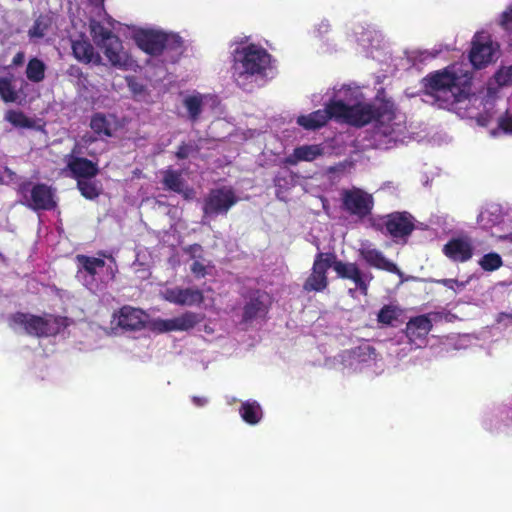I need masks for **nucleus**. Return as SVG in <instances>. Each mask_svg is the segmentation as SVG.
Wrapping results in <instances>:
<instances>
[{
    "label": "nucleus",
    "instance_id": "nucleus-1",
    "mask_svg": "<svg viewBox=\"0 0 512 512\" xmlns=\"http://www.w3.org/2000/svg\"><path fill=\"white\" fill-rule=\"evenodd\" d=\"M335 119L355 126H364L376 121V135L397 141L405 130L404 116L396 112L393 104L381 103L378 107L365 103L358 88L341 86L334 88L333 96L327 104Z\"/></svg>",
    "mask_w": 512,
    "mask_h": 512
},
{
    "label": "nucleus",
    "instance_id": "nucleus-2",
    "mask_svg": "<svg viewBox=\"0 0 512 512\" xmlns=\"http://www.w3.org/2000/svg\"><path fill=\"white\" fill-rule=\"evenodd\" d=\"M471 75L461 64H454L443 71L425 79V95L443 109H453L455 105L468 99L470 94Z\"/></svg>",
    "mask_w": 512,
    "mask_h": 512
},
{
    "label": "nucleus",
    "instance_id": "nucleus-3",
    "mask_svg": "<svg viewBox=\"0 0 512 512\" xmlns=\"http://www.w3.org/2000/svg\"><path fill=\"white\" fill-rule=\"evenodd\" d=\"M270 66V55L261 47L249 45L234 52L233 73L238 85L245 87L265 75Z\"/></svg>",
    "mask_w": 512,
    "mask_h": 512
},
{
    "label": "nucleus",
    "instance_id": "nucleus-4",
    "mask_svg": "<svg viewBox=\"0 0 512 512\" xmlns=\"http://www.w3.org/2000/svg\"><path fill=\"white\" fill-rule=\"evenodd\" d=\"M69 325L68 319L47 315L45 317L18 313L11 318L10 326L17 332L30 335L53 336Z\"/></svg>",
    "mask_w": 512,
    "mask_h": 512
},
{
    "label": "nucleus",
    "instance_id": "nucleus-5",
    "mask_svg": "<svg viewBox=\"0 0 512 512\" xmlns=\"http://www.w3.org/2000/svg\"><path fill=\"white\" fill-rule=\"evenodd\" d=\"M499 56V45L493 42L487 33L474 36L470 51V61L475 68H482L494 62Z\"/></svg>",
    "mask_w": 512,
    "mask_h": 512
},
{
    "label": "nucleus",
    "instance_id": "nucleus-6",
    "mask_svg": "<svg viewBox=\"0 0 512 512\" xmlns=\"http://www.w3.org/2000/svg\"><path fill=\"white\" fill-rule=\"evenodd\" d=\"M333 264V254L318 253L314 259L312 270L303 284L307 292H321L327 285V271Z\"/></svg>",
    "mask_w": 512,
    "mask_h": 512
},
{
    "label": "nucleus",
    "instance_id": "nucleus-7",
    "mask_svg": "<svg viewBox=\"0 0 512 512\" xmlns=\"http://www.w3.org/2000/svg\"><path fill=\"white\" fill-rule=\"evenodd\" d=\"M236 202L237 197L231 188L214 189L206 197L203 211L205 216L226 214Z\"/></svg>",
    "mask_w": 512,
    "mask_h": 512
},
{
    "label": "nucleus",
    "instance_id": "nucleus-8",
    "mask_svg": "<svg viewBox=\"0 0 512 512\" xmlns=\"http://www.w3.org/2000/svg\"><path fill=\"white\" fill-rule=\"evenodd\" d=\"M202 320L203 317L200 314L187 311L171 319H154L151 322V329L159 333L171 331H188L194 328Z\"/></svg>",
    "mask_w": 512,
    "mask_h": 512
},
{
    "label": "nucleus",
    "instance_id": "nucleus-9",
    "mask_svg": "<svg viewBox=\"0 0 512 512\" xmlns=\"http://www.w3.org/2000/svg\"><path fill=\"white\" fill-rule=\"evenodd\" d=\"M28 186L29 185L24 184L21 186L20 190L30 208L34 210H49L55 207L56 202L50 187L44 184H38L29 190Z\"/></svg>",
    "mask_w": 512,
    "mask_h": 512
},
{
    "label": "nucleus",
    "instance_id": "nucleus-10",
    "mask_svg": "<svg viewBox=\"0 0 512 512\" xmlns=\"http://www.w3.org/2000/svg\"><path fill=\"white\" fill-rule=\"evenodd\" d=\"M343 203L351 214L364 217L372 210L373 198L365 191L354 188L343 193Z\"/></svg>",
    "mask_w": 512,
    "mask_h": 512
},
{
    "label": "nucleus",
    "instance_id": "nucleus-11",
    "mask_svg": "<svg viewBox=\"0 0 512 512\" xmlns=\"http://www.w3.org/2000/svg\"><path fill=\"white\" fill-rule=\"evenodd\" d=\"M161 295L166 301L180 306H197L204 301L202 291L195 288H168Z\"/></svg>",
    "mask_w": 512,
    "mask_h": 512
},
{
    "label": "nucleus",
    "instance_id": "nucleus-12",
    "mask_svg": "<svg viewBox=\"0 0 512 512\" xmlns=\"http://www.w3.org/2000/svg\"><path fill=\"white\" fill-rule=\"evenodd\" d=\"M146 318L142 310L124 306L113 315L112 324L125 330H138L144 326Z\"/></svg>",
    "mask_w": 512,
    "mask_h": 512
},
{
    "label": "nucleus",
    "instance_id": "nucleus-13",
    "mask_svg": "<svg viewBox=\"0 0 512 512\" xmlns=\"http://www.w3.org/2000/svg\"><path fill=\"white\" fill-rule=\"evenodd\" d=\"M98 46L101 48L112 66L120 69H125L130 66L131 59L128 53L124 50L122 42L116 35Z\"/></svg>",
    "mask_w": 512,
    "mask_h": 512
},
{
    "label": "nucleus",
    "instance_id": "nucleus-14",
    "mask_svg": "<svg viewBox=\"0 0 512 512\" xmlns=\"http://www.w3.org/2000/svg\"><path fill=\"white\" fill-rule=\"evenodd\" d=\"M331 267H333L339 277L352 280L356 287L366 293L367 284L371 278L369 275L362 273L355 263L337 261L333 254V264Z\"/></svg>",
    "mask_w": 512,
    "mask_h": 512
},
{
    "label": "nucleus",
    "instance_id": "nucleus-15",
    "mask_svg": "<svg viewBox=\"0 0 512 512\" xmlns=\"http://www.w3.org/2000/svg\"><path fill=\"white\" fill-rule=\"evenodd\" d=\"M359 253L361 257L371 266L383 269L389 272H395L400 274V271L398 270L397 266L387 260L383 254L375 249L371 243L368 241L363 242L359 248Z\"/></svg>",
    "mask_w": 512,
    "mask_h": 512
},
{
    "label": "nucleus",
    "instance_id": "nucleus-16",
    "mask_svg": "<svg viewBox=\"0 0 512 512\" xmlns=\"http://www.w3.org/2000/svg\"><path fill=\"white\" fill-rule=\"evenodd\" d=\"M387 232L393 237H404L413 230V223L406 213H393L383 218Z\"/></svg>",
    "mask_w": 512,
    "mask_h": 512
},
{
    "label": "nucleus",
    "instance_id": "nucleus-17",
    "mask_svg": "<svg viewBox=\"0 0 512 512\" xmlns=\"http://www.w3.org/2000/svg\"><path fill=\"white\" fill-rule=\"evenodd\" d=\"M138 46L145 52L157 55L165 47V32L148 30L137 36Z\"/></svg>",
    "mask_w": 512,
    "mask_h": 512
},
{
    "label": "nucleus",
    "instance_id": "nucleus-18",
    "mask_svg": "<svg viewBox=\"0 0 512 512\" xmlns=\"http://www.w3.org/2000/svg\"><path fill=\"white\" fill-rule=\"evenodd\" d=\"M443 252L453 261H467L472 256L471 242L463 238L453 239L444 246Z\"/></svg>",
    "mask_w": 512,
    "mask_h": 512
},
{
    "label": "nucleus",
    "instance_id": "nucleus-19",
    "mask_svg": "<svg viewBox=\"0 0 512 512\" xmlns=\"http://www.w3.org/2000/svg\"><path fill=\"white\" fill-rule=\"evenodd\" d=\"M67 167L78 180L92 178L98 172L95 163L85 158L74 157L73 155L69 156Z\"/></svg>",
    "mask_w": 512,
    "mask_h": 512
},
{
    "label": "nucleus",
    "instance_id": "nucleus-20",
    "mask_svg": "<svg viewBox=\"0 0 512 512\" xmlns=\"http://www.w3.org/2000/svg\"><path fill=\"white\" fill-rule=\"evenodd\" d=\"M334 118L328 105L324 109L314 111L308 115H300L297 124L306 130H315L324 126L327 121Z\"/></svg>",
    "mask_w": 512,
    "mask_h": 512
},
{
    "label": "nucleus",
    "instance_id": "nucleus-21",
    "mask_svg": "<svg viewBox=\"0 0 512 512\" xmlns=\"http://www.w3.org/2000/svg\"><path fill=\"white\" fill-rule=\"evenodd\" d=\"M323 154L324 148L319 144L302 145L293 150V153L286 158V163L296 165L301 161L311 162Z\"/></svg>",
    "mask_w": 512,
    "mask_h": 512
},
{
    "label": "nucleus",
    "instance_id": "nucleus-22",
    "mask_svg": "<svg viewBox=\"0 0 512 512\" xmlns=\"http://www.w3.org/2000/svg\"><path fill=\"white\" fill-rule=\"evenodd\" d=\"M72 50L75 58L83 63L100 64L101 56L95 52L94 47L87 39L73 41Z\"/></svg>",
    "mask_w": 512,
    "mask_h": 512
},
{
    "label": "nucleus",
    "instance_id": "nucleus-23",
    "mask_svg": "<svg viewBox=\"0 0 512 512\" xmlns=\"http://www.w3.org/2000/svg\"><path fill=\"white\" fill-rule=\"evenodd\" d=\"M431 328L432 323L430 319L425 315H421L411 319L407 323L405 333L409 339V342L413 343L417 339L426 337V335L430 332Z\"/></svg>",
    "mask_w": 512,
    "mask_h": 512
},
{
    "label": "nucleus",
    "instance_id": "nucleus-24",
    "mask_svg": "<svg viewBox=\"0 0 512 512\" xmlns=\"http://www.w3.org/2000/svg\"><path fill=\"white\" fill-rule=\"evenodd\" d=\"M76 259L79 265L78 277H81L83 271L86 272L90 276V279H85L84 284L86 286H90L93 282L94 275L97 273V270L104 267V260L95 257H87L84 255H77Z\"/></svg>",
    "mask_w": 512,
    "mask_h": 512
},
{
    "label": "nucleus",
    "instance_id": "nucleus-25",
    "mask_svg": "<svg viewBox=\"0 0 512 512\" xmlns=\"http://www.w3.org/2000/svg\"><path fill=\"white\" fill-rule=\"evenodd\" d=\"M163 183L168 189L182 194L185 199H191L194 196V191L185 187L181 175L175 171H165L163 176Z\"/></svg>",
    "mask_w": 512,
    "mask_h": 512
},
{
    "label": "nucleus",
    "instance_id": "nucleus-26",
    "mask_svg": "<svg viewBox=\"0 0 512 512\" xmlns=\"http://www.w3.org/2000/svg\"><path fill=\"white\" fill-rule=\"evenodd\" d=\"M266 310L267 306L265 304L264 296L258 295L257 297H253L244 307L243 320L245 322H249L262 317L266 313Z\"/></svg>",
    "mask_w": 512,
    "mask_h": 512
},
{
    "label": "nucleus",
    "instance_id": "nucleus-27",
    "mask_svg": "<svg viewBox=\"0 0 512 512\" xmlns=\"http://www.w3.org/2000/svg\"><path fill=\"white\" fill-rule=\"evenodd\" d=\"M207 100L208 96L199 93L187 95L183 99V105L187 109L189 118L192 121H196L198 119Z\"/></svg>",
    "mask_w": 512,
    "mask_h": 512
},
{
    "label": "nucleus",
    "instance_id": "nucleus-28",
    "mask_svg": "<svg viewBox=\"0 0 512 512\" xmlns=\"http://www.w3.org/2000/svg\"><path fill=\"white\" fill-rule=\"evenodd\" d=\"M241 417L249 424H257L262 417V410L256 401L244 402L240 409Z\"/></svg>",
    "mask_w": 512,
    "mask_h": 512
},
{
    "label": "nucleus",
    "instance_id": "nucleus-29",
    "mask_svg": "<svg viewBox=\"0 0 512 512\" xmlns=\"http://www.w3.org/2000/svg\"><path fill=\"white\" fill-rule=\"evenodd\" d=\"M46 65L45 63L34 57L29 60L26 67V76L28 80L34 83H39L45 78Z\"/></svg>",
    "mask_w": 512,
    "mask_h": 512
},
{
    "label": "nucleus",
    "instance_id": "nucleus-30",
    "mask_svg": "<svg viewBox=\"0 0 512 512\" xmlns=\"http://www.w3.org/2000/svg\"><path fill=\"white\" fill-rule=\"evenodd\" d=\"M90 127L100 138L112 136V122L102 114L92 117Z\"/></svg>",
    "mask_w": 512,
    "mask_h": 512
},
{
    "label": "nucleus",
    "instance_id": "nucleus-31",
    "mask_svg": "<svg viewBox=\"0 0 512 512\" xmlns=\"http://www.w3.org/2000/svg\"><path fill=\"white\" fill-rule=\"evenodd\" d=\"M89 27L93 41L97 46L109 38L115 36L109 29L105 28L100 22L96 20H91Z\"/></svg>",
    "mask_w": 512,
    "mask_h": 512
},
{
    "label": "nucleus",
    "instance_id": "nucleus-32",
    "mask_svg": "<svg viewBox=\"0 0 512 512\" xmlns=\"http://www.w3.org/2000/svg\"><path fill=\"white\" fill-rule=\"evenodd\" d=\"M78 188L81 194L87 199H94L99 195V188L91 178L88 179H79L78 180Z\"/></svg>",
    "mask_w": 512,
    "mask_h": 512
},
{
    "label": "nucleus",
    "instance_id": "nucleus-33",
    "mask_svg": "<svg viewBox=\"0 0 512 512\" xmlns=\"http://www.w3.org/2000/svg\"><path fill=\"white\" fill-rule=\"evenodd\" d=\"M48 28V21L44 17H39L29 29L28 35L31 39H40L46 35Z\"/></svg>",
    "mask_w": 512,
    "mask_h": 512
},
{
    "label": "nucleus",
    "instance_id": "nucleus-34",
    "mask_svg": "<svg viewBox=\"0 0 512 512\" xmlns=\"http://www.w3.org/2000/svg\"><path fill=\"white\" fill-rule=\"evenodd\" d=\"M5 119L15 127H29L31 125L28 118L20 111H8L5 114Z\"/></svg>",
    "mask_w": 512,
    "mask_h": 512
},
{
    "label": "nucleus",
    "instance_id": "nucleus-35",
    "mask_svg": "<svg viewBox=\"0 0 512 512\" xmlns=\"http://www.w3.org/2000/svg\"><path fill=\"white\" fill-rule=\"evenodd\" d=\"M494 81L499 87L512 84V65L500 68L494 75Z\"/></svg>",
    "mask_w": 512,
    "mask_h": 512
},
{
    "label": "nucleus",
    "instance_id": "nucleus-36",
    "mask_svg": "<svg viewBox=\"0 0 512 512\" xmlns=\"http://www.w3.org/2000/svg\"><path fill=\"white\" fill-rule=\"evenodd\" d=\"M501 264V257L496 253L487 254L480 260L481 267L487 271L495 270L499 268Z\"/></svg>",
    "mask_w": 512,
    "mask_h": 512
},
{
    "label": "nucleus",
    "instance_id": "nucleus-37",
    "mask_svg": "<svg viewBox=\"0 0 512 512\" xmlns=\"http://www.w3.org/2000/svg\"><path fill=\"white\" fill-rule=\"evenodd\" d=\"M0 95L6 102H13L17 98L11 83L7 79H0Z\"/></svg>",
    "mask_w": 512,
    "mask_h": 512
},
{
    "label": "nucleus",
    "instance_id": "nucleus-38",
    "mask_svg": "<svg viewBox=\"0 0 512 512\" xmlns=\"http://www.w3.org/2000/svg\"><path fill=\"white\" fill-rule=\"evenodd\" d=\"M398 316V312L396 307L394 306H385L383 307L378 314V321L383 324H391L394 319Z\"/></svg>",
    "mask_w": 512,
    "mask_h": 512
},
{
    "label": "nucleus",
    "instance_id": "nucleus-39",
    "mask_svg": "<svg viewBox=\"0 0 512 512\" xmlns=\"http://www.w3.org/2000/svg\"><path fill=\"white\" fill-rule=\"evenodd\" d=\"M499 25L507 31H512V5L501 13Z\"/></svg>",
    "mask_w": 512,
    "mask_h": 512
},
{
    "label": "nucleus",
    "instance_id": "nucleus-40",
    "mask_svg": "<svg viewBox=\"0 0 512 512\" xmlns=\"http://www.w3.org/2000/svg\"><path fill=\"white\" fill-rule=\"evenodd\" d=\"M182 46L181 38L173 33H165L164 49H178Z\"/></svg>",
    "mask_w": 512,
    "mask_h": 512
},
{
    "label": "nucleus",
    "instance_id": "nucleus-41",
    "mask_svg": "<svg viewBox=\"0 0 512 512\" xmlns=\"http://www.w3.org/2000/svg\"><path fill=\"white\" fill-rule=\"evenodd\" d=\"M207 269L208 265L201 261H194L191 265V271L197 278L204 277L207 274Z\"/></svg>",
    "mask_w": 512,
    "mask_h": 512
},
{
    "label": "nucleus",
    "instance_id": "nucleus-42",
    "mask_svg": "<svg viewBox=\"0 0 512 512\" xmlns=\"http://www.w3.org/2000/svg\"><path fill=\"white\" fill-rule=\"evenodd\" d=\"M499 127L505 132L512 134V115H505L499 120Z\"/></svg>",
    "mask_w": 512,
    "mask_h": 512
},
{
    "label": "nucleus",
    "instance_id": "nucleus-43",
    "mask_svg": "<svg viewBox=\"0 0 512 512\" xmlns=\"http://www.w3.org/2000/svg\"><path fill=\"white\" fill-rule=\"evenodd\" d=\"M194 151V148H193V145L191 144H183L181 145L177 152H176V156L179 158V159H185L187 158L192 152Z\"/></svg>",
    "mask_w": 512,
    "mask_h": 512
},
{
    "label": "nucleus",
    "instance_id": "nucleus-44",
    "mask_svg": "<svg viewBox=\"0 0 512 512\" xmlns=\"http://www.w3.org/2000/svg\"><path fill=\"white\" fill-rule=\"evenodd\" d=\"M96 141V138L90 134H85L82 136L81 141L79 144H77L73 150L74 153H80V151H77L79 146H88L91 143Z\"/></svg>",
    "mask_w": 512,
    "mask_h": 512
},
{
    "label": "nucleus",
    "instance_id": "nucleus-45",
    "mask_svg": "<svg viewBox=\"0 0 512 512\" xmlns=\"http://www.w3.org/2000/svg\"><path fill=\"white\" fill-rule=\"evenodd\" d=\"M439 282L450 289H455V286H459L458 282L454 279H443V280H440ZM460 286H463V285L460 284Z\"/></svg>",
    "mask_w": 512,
    "mask_h": 512
},
{
    "label": "nucleus",
    "instance_id": "nucleus-46",
    "mask_svg": "<svg viewBox=\"0 0 512 512\" xmlns=\"http://www.w3.org/2000/svg\"><path fill=\"white\" fill-rule=\"evenodd\" d=\"M25 55L23 52H18L12 60V63L16 66L21 65L24 62Z\"/></svg>",
    "mask_w": 512,
    "mask_h": 512
},
{
    "label": "nucleus",
    "instance_id": "nucleus-47",
    "mask_svg": "<svg viewBox=\"0 0 512 512\" xmlns=\"http://www.w3.org/2000/svg\"><path fill=\"white\" fill-rule=\"evenodd\" d=\"M484 216H485V212H481L478 217H477V222L481 225H483L484 227L488 226V223L487 222H484Z\"/></svg>",
    "mask_w": 512,
    "mask_h": 512
},
{
    "label": "nucleus",
    "instance_id": "nucleus-48",
    "mask_svg": "<svg viewBox=\"0 0 512 512\" xmlns=\"http://www.w3.org/2000/svg\"><path fill=\"white\" fill-rule=\"evenodd\" d=\"M193 402L198 406H203L206 404L207 400L205 398L193 397Z\"/></svg>",
    "mask_w": 512,
    "mask_h": 512
},
{
    "label": "nucleus",
    "instance_id": "nucleus-49",
    "mask_svg": "<svg viewBox=\"0 0 512 512\" xmlns=\"http://www.w3.org/2000/svg\"><path fill=\"white\" fill-rule=\"evenodd\" d=\"M477 122H478V124H479V125H481V126H486V125L489 123V120H488V118H487V117H483V116H481V117H478V118H477Z\"/></svg>",
    "mask_w": 512,
    "mask_h": 512
},
{
    "label": "nucleus",
    "instance_id": "nucleus-50",
    "mask_svg": "<svg viewBox=\"0 0 512 512\" xmlns=\"http://www.w3.org/2000/svg\"><path fill=\"white\" fill-rule=\"evenodd\" d=\"M4 172L7 174V176L10 178V180H14L16 174L8 167H5Z\"/></svg>",
    "mask_w": 512,
    "mask_h": 512
},
{
    "label": "nucleus",
    "instance_id": "nucleus-51",
    "mask_svg": "<svg viewBox=\"0 0 512 512\" xmlns=\"http://www.w3.org/2000/svg\"><path fill=\"white\" fill-rule=\"evenodd\" d=\"M3 182V178L0 176V184H2Z\"/></svg>",
    "mask_w": 512,
    "mask_h": 512
},
{
    "label": "nucleus",
    "instance_id": "nucleus-52",
    "mask_svg": "<svg viewBox=\"0 0 512 512\" xmlns=\"http://www.w3.org/2000/svg\"><path fill=\"white\" fill-rule=\"evenodd\" d=\"M99 2H102L103 0H98Z\"/></svg>",
    "mask_w": 512,
    "mask_h": 512
}]
</instances>
